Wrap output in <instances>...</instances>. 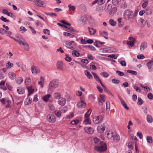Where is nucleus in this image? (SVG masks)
Returning a JSON list of instances; mask_svg holds the SVG:
<instances>
[{"label": "nucleus", "mask_w": 153, "mask_h": 153, "mask_svg": "<svg viewBox=\"0 0 153 153\" xmlns=\"http://www.w3.org/2000/svg\"><path fill=\"white\" fill-rule=\"evenodd\" d=\"M100 34L106 39H108V38L107 36L108 35L107 33L105 31H103L100 33Z\"/></svg>", "instance_id": "obj_35"}, {"label": "nucleus", "mask_w": 153, "mask_h": 153, "mask_svg": "<svg viewBox=\"0 0 153 153\" xmlns=\"http://www.w3.org/2000/svg\"><path fill=\"white\" fill-rule=\"evenodd\" d=\"M54 113L56 115V116L58 117H60L61 116V112L58 111H54Z\"/></svg>", "instance_id": "obj_54"}, {"label": "nucleus", "mask_w": 153, "mask_h": 153, "mask_svg": "<svg viewBox=\"0 0 153 153\" xmlns=\"http://www.w3.org/2000/svg\"><path fill=\"white\" fill-rule=\"evenodd\" d=\"M116 72L118 73V75L120 76H123L124 75V73L123 72L121 71H117Z\"/></svg>", "instance_id": "obj_64"}, {"label": "nucleus", "mask_w": 153, "mask_h": 153, "mask_svg": "<svg viewBox=\"0 0 153 153\" xmlns=\"http://www.w3.org/2000/svg\"><path fill=\"white\" fill-rule=\"evenodd\" d=\"M84 120L83 122V123L85 125L91 124V121L89 118L84 117Z\"/></svg>", "instance_id": "obj_22"}, {"label": "nucleus", "mask_w": 153, "mask_h": 153, "mask_svg": "<svg viewBox=\"0 0 153 153\" xmlns=\"http://www.w3.org/2000/svg\"><path fill=\"white\" fill-rule=\"evenodd\" d=\"M45 13L46 15H49L51 16H57L56 14L54 13L45 12Z\"/></svg>", "instance_id": "obj_46"}, {"label": "nucleus", "mask_w": 153, "mask_h": 153, "mask_svg": "<svg viewBox=\"0 0 153 153\" xmlns=\"http://www.w3.org/2000/svg\"><path fill=\"white\" fill-rule=\"evenodd\" d=\"M0 19L1 20L5 22H8L9 21V20H7L6 18L4 17L3 16H1Z\"/></svg>", "instance_id": "obj_56"}, {"label": "nucleus", "mask_w": 153, "mask_h": 153, "mask_svg": "<svg viewBox=\"0 0 153 153\" xmlns=\"http://www.w3.org/2000/svg\"><path fill=\"white\" fill-rule=\"evenodd\" d=\"M106 51L108 52H115V51H112V49H113V48L111 47H108L106 48L105 49Z\"/></svg>", "instance_id": "obj_49"}, {"label": "nucleus", "mask_w": 153, "mask_h": 153, "mask_svg": "<svg viewBox=\"0 0 153 153\" xmlns=\"http://www.w3.org/2000/svg\"><path fill=\"white\" fill-rule=\"evenodd\" d=\"M33 2L39 7H45V6L44 5V2L41 0H35Z\"/></svg>", "instance_id": "obj_13"}, {"label": "nucleus", "mask_w": 153, "mask_h": 153, "mask_svg": "<svg viewBox=\"0 0 153 153\" xmlns=\"http://www.w3.org/2000/svg\"><path fill=\"white\" fill-rule=\"evenodd\" d=\"M120 100L121 102V104L123 106L126 110H128L129 109V108L127 106L126 104V103L125 102L124 100L122 98L120 99Z\"/></svg>", "instance_id": "obj_26"}, {"label": "nucleus", "mask_w": 153, "mask_h": 153, "mask_svg": "<svg viewBox=\"0 0 153 153\" xmlns=\"http://www.w3.org/2000/svg\"><path fill=\"white\" fill-rule=\"evenodd\" d=\"M133 143L132 142H130L128 143V146L129 149H132L133 148Z\"/></svg>", "instance_id": "obj_61"}, {"label": "nucleus", "mask_w": 153, "mask_h": 153, "mask_svg": "<svg viewBox=\"0 0 153 153\" xmlns=\"http://www.w3.org/2000/svg\"><path fill=\"white\" fill-rule=\"evenodd\" d=\"M146 120L147 122L149 123H151L153 121L152 117L149 115H148L146 117Z\"/></svg>", "instance_id": "obj_36"}, {"label": "nucleus", "mask_w": 153, "mask_h": 153, "mask_svg": "<svg viewBox=\"0 0 153 153\" xmlns=\"http://www.w3.org/2000/svg\"><path fill=\"white\" fill-rule=\"evenodd\" d=\"M105 99L104 96L100 95L99 97L98 98V101L100 105H102L103 102H105Z\"/></svg>", "instance_id": "obj_15"}, {"label": "nucleus", "mask_w": 153, "mask_h": 153, "mask_svg": "<svg viewBox=\"0 0 153 153\" xmlns=\"http://www.w3.org/2000/svg\"><path fill=\"white\" fill-rule=\"evenodd\" d=\"M65 59L67 61L70 62L71 61V58L70 57H69L68 55H66L65 57Z\"/></svg>", "instance_id": "obj_59"}, {"label": "nucleus", "mask_w": 153, "mask_h": 153, "mask_svg": "<svg viewBox=\"0 0 153 153\" xmlns=\"http://www.w3.org/2000/svg\"><path fill=\"white\" fill-rule=\"evenodd\" d=\"M113 140L114 141L116 142H118L120 140V136L118 134H114V135Z\"/></svg>", "instance_id": "obj_27"}, {"label": "nucleus", "mask_w": 153, "mask_h": 153, "mask_svg": "<svg viewBox=\"0 0 153 153\" xmlns=\"http://www.w3.org/2000/svg\"><path fill=\"white\" fill-rule=\"evenodd\" d=\"M79 122V121L78 120H72L71 123V124L73 125H76Z\"/></svg>", "instance_id": "obj_44"}, {"label": "nucleus", "mask_w": 153, "mask_h": 153, "mask_svg": "<svg viewBox=\"0 0 153 153\" xmlns=\"http://www.w3.org/2000/svg\"><path fill=\"white\" fill-rule=\"evenodd\" d=\"M87 20V18L85 16H82L81 17L80 22H82V23L85 24Z\"/></svg>", "instance_id": "obj_32"}, {"label": "nucleus", "mask_w": 153, "mask_h": 153, "mask_svg": "<svg viewBox=\"0 0 153 153\" xmlns=\"http://www.w3.org/2000/svg\"><path fill=\"white\" fill-rule=\"evenodd\" d=\"M92 74L94 76V78L96 79V81L98 82H100V79L97 74L95 73L94 72H92Z\"/></svg>", "instance_id": "obj_30"}, {"label": "nucleus", "mask_w": 153, "mask_h": 153, "mask_svg": "<svg viewBox=\"0 0 153 153\" xmlns=\"http://www.w3.org/2000/svg\"><path fill=\"white\" fill-rule=\"evenodd\" d=\"M23 79L22 77H18L16 79V83L18 84H21L23 81Z\"/></svg>", "instance_id": "obj_37"}, {"label": "nucleus", "mask_w": 153, "mask_h": 153, "mask_svg": "<svg viewBox=\"0 0 153 153\" xmlns=\"http://www.w3.org/2000/svg\"><path fill=\"white\" fill-rule=\"evenodd\" d=\"M8 76L11 80H13L16 78V75L13 72H10L8 74Z\"/></svg>", "instance_id": "obj_21"}, {"label": "nucleus", "mask_w": 153, "mask_h": 153, "mask_svg": "<svg viewBox=\"0 0 153 153\" xmlns=\"http://www.w3.org/2000/svg\"><path fill=\"white\" fill-rule=\"evenodd\" d=\"M66 31L68 32H72L74 31V32H76V30H74L72 28H67L66 30Z\"/></svg>", "instance_id": "obj_60"}, {"label": "nucleus", "mask_w": 153, "mask_h": 153, "mask_svg": "<svg viewBox=\"0 0 153 153\" xmlns=\"http://www.w3.org/2000/svg\"><path fill=\"white\" fill-rule=\"evenodd\" d=\"M94 149L100 152H104L107 149L106 144L103 143L99 146H96V147L94 148Z\"/></svg>", "instance_id": "obj_3"}, {"label": "nucleus", "mask_w": 153, "mask_h": 153, "mask_svg": "<svg viewBox=\"0 0 153 153\" xmlns=\"http://www.w3.org/2000/svg\"><path fill=\"white\" fill-rule=\"evenodd\" d=\"M112 82L115 84H118L120 82V81L118 80L114 79L112 80Z\"/></svg>", "instance_id": "obj_62"}, {"label": "nucleus", "mask_w": 153, "mask_h": 153, "mask_svg": "<svg viewBox=\"0 0 153 153\" xmlns=\"http://www.w3.org/2000/svg\"><path fill=\"white\" fill-rule=\"evenodd\" d=\"M31 82V79L29 77L27 78L25 81V83L26 85H29Z\"/></svg>", "instance_id": "obj_34"}, {"label": "nucleus", "mask_w": 153, "mask_h": 153, "mask_svg": "<svg viewBox=\"0 0 153 153\" xmlns=\"http://www.w3.org/2000/svg\"><path fill=\"white\" fill-rule=\"evenodd\" d=\"M143 103V101L142 99L140 97H138V98L137 104L139 105H141Z\"/></svg>", "instance_id": "obj_47"}, {"label": "nucleus", "mask_w": 153, "mask_h": 153, "mask_svg": "<svg viewBox=\"0 0 153 153\" xmlns=\"http://www.w3.org/2000/svg\"><path fill=\"white\" fill-rule=\"evenodd\" d=\"M133 11L130 9L125 10L123 13L124 18L126 20H130L133 18Z\"/></svg>", "instance_id": "obj_2"}, {"label": "nucleus", "mask_w": 153, "mask_h": 153, "mask_svg": "<svg viewBox=\"0 0 153 153\" xmlns=\"http://www.w3.org/2000/svg\"><path fill=\"white\" fill-rule=\"evenodd\" d=\"M106 110L108 111H109L110 109V103L109 101H107L106 102Z\"/></svg>", "instance_id": "obj_48"}, {"label": "nucleus", "mask_w": 153, "mask_h": 153, "mask_svg": "<svg viewBox=\"0 0 153 153\" xmlns=\"http://www.w3.org/2000/svg\"><path fill=\"white\" fill-rule=\"evenodd\" d=\"M127 72L128 73H130L134 75H136L137 74V72L136 71H135L128 70L127 71Z\"/></svg>", "instance_id": "obj_55"}, {"label": "nucleus", "mask_w": 153, "mask_h": 153, "mask_svg": "<svg viewBox=\"0 0 153 153\" xmlns=\"http://www.w3.org/2000/svg\"><path fill=\"white\" fill-rule=\"evenodd\" d=\"M105 128V126L104 124L101 125L97 127V130L98 132L102 133L104 131Z\"/></svg>", "instance_id": "obj_10"}, {"label": "nucleus", "mask_w": 153, "mask_h": 153, "mask_svg": "<svg viewBox=\"0 0 153 153\" xmlns=\"http://www.w3.org/2000/svg\"><path fill=\"white\" fill-rule=\"evenodd\" d=\"M114 134L113 132L109 131L107 133V137L108 138H111L114 137Z\"/></svg>", "instance_id": "obj_33"}, {"label": "nucleus", "mask_w": 153, "mask_h": 153, "mask_svg": "<svg viewBox=\"0 0 153 153\" xmlns=\"http://www.w3.org/2000/svg\"><path fill=\"white\" fill-rule=\"evenodd\" d=\"M92 141L95 143V147H96V146H99V145H101L103 143V142L101 141L97 137H95L94 138Z\"/></svg>", "instance_id": "obj_11"}, {"label": "nucleus", "mask_w": 153, "mask_h": 153, "mask_svg": "<svg viewBox=\"0 0 153 153\" xmlns=\"http://www.w3.org/2000/svg\"><path fill=\"white\" fill-rule=\"evenodd\" d=\"M43 32L45 34H47L48 35L50 34V31L47 29H45L43 30Z\"/></svg>", "instance_id": "obj_58"}, {"label": "nucleus", "mask_w": 153, "mask_h": 153, "mask_svg": "<svg viewBox=\"0 0 153 153\" xmlns=\"http://www.w3.org/2000/svg\"><path fill=\"white\" fill-rule=\"evenodd\" d=\"M32 99L28 98V97L27 98L25 102V104L26 105H28L31 104L32 102Z\"/></svg>", "instance_id": "obj_29"}, {"label": "nucleus", "mask_w": 153, "mask_h": 153, "mask_svg": "<svg viewBox=\"0 0 153 153\" xmlns=\"http://www.w3.org/2000/svg\"><path fill=\"white\" fill-rule=\"evenodd\" d=\"M13 65V63H10L9 61H7V62L6 66L8 68H10Z\"/></svg>", "instance_id": "obj_41"}, {"label": "nucleus", "mask_w": 153, "mask_h": 153, "mask_svg": "<svg viewBox=\"0 0 153 153\" xmlns=\"http://www.w3.org/2000/svg\"><path fill=\"white\" fill-rule=\"evenodd\" d=\"M147 141L149 143H152V137L147 136L146 138Z\"/></svg>", "instance_id": "obj_51"}, {"label": "nucleus", "mask_w": 153, "mask_h": 153, "mask_svg": "<svg viewBox=\"0 0 153 153\" xmlns=\"http://www.w3.org/2000/svg\"><path fill=\"white\" fill-rule=\"evenodd\" d=\"M59 85L58 80L56 79H54L51 81L49 85V88L48 92L51 93L53 91V89L57 88Z\"/></svg>", "instance_id": "obj_1"}, {"label": "nucleus", "mask_w": 153, "mask_h": 153, "mask_svg": "<svg viewBox=\"0 0 153 153\" xmlns=\"http://www.w3.org/2000/svg\"><path fill=\"white\" fill-rule=\"evenodd\" d=\"M147 47V43L146 42L144 41L142 42L141 44L140 50L141 51H143Z\"/></svg>", "instance_id": "obj_12"}, {"label": "nucleus", "mask_w": 153, "mask_h": 153, "mask_svg": "<svg viewBox=\"0 0 153 153\" xmlns=\"http://www.w3.org/2000/svg\"><path fill=\"white\" fill-rule=\"evenodd\" d=\"M72 54L73 55H74L76 57L79 56H80V53L77 51L74 50L72 51Z\"/></svg>", "instance_id": "obj_45"}, {"label": "nucleus", "mask_w": 153, "mask_h": 153, "mask_svg": "<svg viewBox=\"0 0 153 153\" xmlns=\"http://www.w3.org/2000/svg\"><path fill=\"white\" fill-rule=\"evenodd\" d=\"M92 112V110L91 109H89L85 114L84 117L89 118V116Z\"/></svg>", "instance_id": "obj_42"}, {"label": "nucleus", "mask_w": 153, "mask_h": 153, "mask_svg": "<svg viewBox=\"0 0 153 153\" xmlns=\"http://www.w3.org/2000/svg\"><path fill=\"white\" fill-rule=\"evenodd\" d=\"M77 106L79 108H83L85 107V102L83 100L82 97L80 98V101L77 102Z\"/></svg>", "instance_id": "obj_6"}, {"label": "nucleus", "mask_w": 153, "mask_h": 153, "mask_svg": "<svg viewBox=\"0 0 153 153\" xmlns=\"http://www.w3.org/2000/svg\"><path fill=\"white\" fill-rule=\"evenodd\" d=\"M63 63L62 61H58L57 64V69L59 70L63 71Z\"/></svg>", "instance_id": "obj_19"}, {"label": "nucleus", "mask_w": 153, "mask_h": 153, "mask_svg": "<svg viewBox=\"0 0 153 153\" xmlns=\"http://www.w3.org/2000/svg\"><path fill=\"white\" fill-rule=\"evenodd\" d=\"M31 70L32 74L34 75L38 74L40 72V70L38 68L33 65L31 66Z\"/></svg>", "instance_id": "obj_9"}, {"label": "nucleus", "mask_w": 153, "mask_h": 153, "mask_svg": "<svg viewBox=\"0 0 153 153\" xmlns=\"http://www.w3.org/2000/svg\"><path fill=\"white\" fill-rule=\"evenodd\" d=\"M138 21L141 23V24L143 26H145L146 25V21L142 18L140 19Z\"/></svg>", "instance_id": "obj_31"}, {"label": "nucleus", "mask_w": 153, "mask_h": 153, "mask_svg": "<svg viewBox=\"0 0 153 153\" xmlns=\"http://www.w3.org/2000/svg\"><path fill=\"white\" fill-rule=\"evenodd\" d=\"M68 7L70 10H74L76 9V7L74 6H72L71 4L68 5Z\"/></svg>", "instance_id": "obj_50"}, {"label": "nucleus", "mask_w": 153, "mask_h": 153, "mask_svg": "<svg viewBox=\"0 0 153 153\" xmlns=\"http://www.w3.org/2000/svg\"><path fill=\"white\" fill-rule=\"evenodd\" d=\"M22 45L24 46V48L25 50L27 51H29L30 47L29 45L27 42L22 41L21 43Z\"/></svg>", "instance_id": "obj_17"}, {"label": "nucleus", "mask_w": 153, "mask_h": 153, "mask_svg": "<svg viewBox=\"0 0 153 153\" xmlns=\"http://www.w3.org/2000/svg\"><path fill=\"white\" fill-rule=\"evenodd\" d=\"M58 103L59 105L64 106L66 103V100L63 97H60L58 100Z\"/></svg>", "instance_id": "obj_14"}, {"label": "nucleus", "mask_w": 153, "mask_h": 153, "mask_svg": "<svg viewBox=\"0 0 153 153\" xmlns=\"http://www.w3.org/2000/svg\"><path fill=\"white\" fill-rule=\"evenodd\" d=\"M0 101L3 104H7L6 105V107L8 108L11 107L10 104L11 103V101L9 98H2L0 100Z\"/></svg>", "instance_id": "obj_4"}, {"label": "nucleus", "mask_w": 153, "mask_h": 153, "mask_svg": "<svg viewBox=\"0 0 153 153\" xmlns=\"http://www.w3.org/2000/svg\"><path fill=\"white\" fill-rule=\"evenodd\" d=\"M17 91L19 94H23L25 92V89L22 87H19L17 90Z\"/></svg>", "instance_id": "obj_25"}, {"label": "nucleus", "mask_w": 153, "mask_h": 153, "mask_svg": "<svg viewBox=\"0 0 153 153\" xmlns=\"http://www.w3.org/2000/svg\"><path fill=\"white\" fill-rule=\"evenodd\" d=\"M137 58L138 59H143L145 58V56L143 54H138L137 56Z\"/></svg>", "instance_id": "obj_57"}, {"label": "nucleus", "mask_w": 153, "mask_h": 153, "mask_svg": "<svg viewBox=\"0 0 153 153\" xmlns=\"http://www.w3.org/2000/svg\"><path fill=\"white\" fill-rule=\"evenodd\" d=\"M47 119L48 121L51 123H53L56 121V118L54 115L52 114H48L47 116Z\"/></svg>", "instance_id": "obj_8"}, {"label": "nucleus", "mask_w": 153, "mask_h": 153, "mask_svg": "<svg viewBox=\"0 0 153 153\" xmlns=\"http://www.w3.org/2000/svg\"><path fill=\"white\" fill-rule=\"evenodd\" d=\"M103 120V117L102 116L100 115L96 116L93 118V122L96 124H98L102 122Z\"/></svg>", "instance_id": "obj_5"}, {"label": "nucleus", "mask_w": 153, "mask_h": 153, "mask_svg": "<svg viewBox=\"0 0 153 153\" xmlns=\"http://www.w3.org/2000/svg\"><path fill=\"white\" fill-rule=\"evenodd\" d=\"M85 75L89 79H91L92 78V76L90 72L87 70H85L84 72Z\"/></svg>", "instance_id": "obj_28"}, {"label": "nucleus", "mask_w": 153, "mask_h": 153, "mask_svg": "<svg viewBox=\"0 0 153 153\" xmlns=\"http://www.w3.org/2000/svg\"><path fill=\"white\" fill-rule=\"evenodd\" d=\"M84 129L86 132L89 134H91L94 132V129L91 127H86Z\"/></svg>", "instance_id": "obj_16"}, {"label": "nucleus", "mask_w": 153, "mask_h": 153, "mask_svg": "<svg viewBox=\"0 0 153 153\" xmlns=\"http://www.w3.org/2000/svg\"><path fill=\"white\" fill-rule=\"evenodd\" d=\"M27 88L28 89V93L27 96L28 97L33 94L34 89L33 88H32V87L31 86L27 87Z\"/></svg>", "instance_id": "obj_18"}, {"label": "nucleus", "mask_w": 153, "mask_h": 153, "mask_svg": "<svg viewBox=\"0 0 153 153\" xmlns=\"http://www.w3.org/2000/svg\"><path fill=\"white\" fill-rule=\"evenodd\" d=\"M109 23L111 25L113 26H115L116 24V22L112 19H110L109 20Z\"/></svg>", "instance_id": "obj_39"}, {"label": "nucleus", "mask_w": 153, "mask_h": 153, "mask_svg": "<svg viewBox=\"0 0 153 153\" xmlns=\"http://www.w3.org/2000/svg\"><path fill=\"white\" fill-rule=\"evenodd\" d=\"M101 75L104 77H107L109 75L108 74V73L106 72H102L101 73Z\"/></svg>", "instance_id": "obj_53"}, {"label": "nucleus", "mask_w": 153, "mask_h": 153, "mask_svg": "<svg viewBox=\"0 0 153 153\" xmlns=\"http://www.w3.org/2000/svg\"><path fill=\"white\" fill-rule=\"evenodd\" d=\"M147 66L149 69H151L153 66V58L146 64Z\"/></svg>", "instance_id": "obj_20"}, {"label": "nucleus", "mask_w": 153, "mask_h": 153, "mask_svg": "<svg viewBox=\"0 0 153 153\" xmlns=\"http://www.w3.org/2000/svg\"><path fill=\"white\" fill-rule=\"evenodd\" d=\"M51 96L50 94H47L42 97V100L45 102H47L49 100V98Z\"/></svg>", "instance_id": "obj_24"}, {"label": "nucleus", "mask_w": 153, "mask_h": 153, "mask_svg": "<svg viewBox=\"0 0 153 153\" xmlns=\"http://www.w3.org/2000/svg\"><path fill=\"white\" fill-rule=\"evenodd\" d=\"M127 44L129 45V47H131L134 45V41H131L130 42H127Z\"/></svg>", "instance_id": "obj_52"}, {"label": "nucleus", "mask_w": 153, "mask_h": 153, "mask_svg": "<svg viewBox=\"0 0 153 153\" xmlns=\"http://www.w3.org/2000/svg\"><path fill=\"white\" fill-rule=\"evenodd\" d=\"M53 97L56 99H59L60 98L61 95L59 93H55L53 94Z\"/></svg>", "instance_id": "obj_38"}, {"label": "nucleus", "mask_w": 153, "mask_h": 153, "mask_svg": "<svg viewBox=\"0 0 153 153\" xmlns=\"http://www.w3.org/2000/svg\"><path fill=\"white\" fill-rule=\"evenodd\" d=\"M121 0H112V3L115 5H117L120 4Z\"/></svg>", "instance_id": "obj_40"}, {"label": "nucleus", "mask_w": 153, "mask_h": 153, "mask_svg": "<svg viewBox=\"0 0 153 153\" xmlns=\"http://www.w3.org/2000/svg\"><path fill=\"white\" fill-rule=\"evenodd\" d=\"M63 44L67 48H68L72 50H73L74 48L73 44L67 41H64L62 42Z\"/></svg>", "instance_id": "obj_7"}, {"label": "nucleus", "mask_w": 153, "mask_h": 153, "mask_svg": "<svg viewBox=\"0 0 153 153\" xmlns=\"http://www.w3.org/2000/svg\"><path fill=\"white\" fill-rule=\"evenodd\" d=\"M2 13L7 15L9 16L11 18L13 17V14L11 12H9L7 10H2Z\"/></svg>", "instance_id": "obj_23"}, {"label": "nucleus", "mask_w": 153, "mask_h": 153, "mask_svg": "<svg viewBox=\"0 0 153 153\" xmlns=\"http://www.w3.org/2000/svg\"><path fill=\"white\" fill-rule=\"evenodd\" d=\"M149 2L148 0H145L144 3L142 5V7L144 9L147 6Z\"/></svg>", "instance_id": "obj_43"}, {"label": "nucleus", "mask_w": 153, "mask_h": 153, "mask_svg": "<svg viewBox=\"0 0 153 153\" xmlns=\"http://www.w3.org/2000/svg\"><path fill=\"white\" fill-rule=\"evenodd\" d=\"M152 13V11L150 9L146 10V13L147 15H150Z\"/></svg>", "instance_id": "obj_63"}]
</instances>
